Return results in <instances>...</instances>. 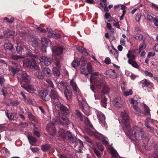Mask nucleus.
<instances>
[{
	"label": "nucleus",
	"mask_w": 158,
	"mask_h": 158,
	"mask_svg": "<svg viewBox=\"0 0 158 158\" xmlns=\"http://www.w3.org/2000/svg\"><path fill=\"white\" fill-rule=\"evenodd\" d=\"M81 73L85 75L86 77L88 74V73L86 71L85 69L83 67L81 69Z\"/></svg>",
	"instance_id": "obj_48"
},
{
	"label": "nucleus",
	"mask_w": 158,
	"mask_h": 158,
	"mask_svg": "<svg viewBox=\"0 0 158 158\" xmlns=\"http://www.w3.org/2000/svg\"><path fill=\"white\" fill-rule=\"evenodd\" d=\"M23 51V49L22 47L20 46H18L17 47L16 51L19 54H21Z\"/></svg>",
	"instance_id": "obj_50"
},
{
	"label": "nucleus",
	"mask_w": 158,
	"mask_h": 158,
	"mask_svg": "<svg viewBox=\"0 0 158 158\" xmlns=\"http://www.w3.org/2000/svg\"><path fill=\"white\" fill-rule=\"evenodd\" d=\"M85 141L88 143L89 146H91L92 145V142L91 140L87 137H85Z\"/></svg>",
	"instance_id": "obj_51"
},
{
	"label": "nucleus",
	"mask_w": 158,
	"mask_h": 158,
	"mask_svg": "<svg viewBox=\"0 0 158 158\" xmlns=\"http://www.w3.org/2000/svg\"><path fill=\"white\" fill-rule=\"evenodd\" d=\"M21 77L22 80L27 83H29L30 82L31 77L28 75L25 71L22 72L21 74Z\"/></svg>",
	"instance_id": "obj_21"
},
{
	"label": "nucleus",
	"mask_w": 158,
	"mask_h": 158,
	"mask_svg": "<svg viewBox=\"0 0 158 158\" xmlns=\"http://www.w3.org/2000/svg\"><path fill=\"white\" fill-rule=\"evenodd\" d=\"M75 94L77 97L79 103L81 105V108L82 111L86 115H89L90 114V111L86 107L87 106L86 102L83 100L81 93L78 91L77 92H75Z\"/></svg>",
	"instance_id": "obj_5"
},
{
	"label": "nucleus",
	"mask_w": 158,
	"mask_h": 158,
	"mask_svg": "<svg viewBox=\"0 0 158 158\" xmlns=\"http://www.w3.org/2000/svg\"><path fill=\"white\" fill-rule=\"evenodd\" d=\"M37 70V71L35 73V76L38 79H43L44 78V76L42 73L39 71V69Z\"/></svg>",
	"instance_id": "obj_32"
},
{
	"label": "nucleus",
	"mask_w": 158,
	"mask_h": 158,
	"mask_svg": "<svg viewBox=\"0 0 158 158\" xmlns=\"http://www.w3.org/2000/svg\"><path fill=\"white\" fill-rule=\"evenodd\" d=\"M86 58L84 57H82L80 59H79V62L80 64L83 67L86 63Z\"/></svg>",
	"instance_id": "obj_37"
},
{
	"label": "nucleus",
	"mask_w": 158,
	"mask_h": 158,
	"mask_svg": "<svg viewBox=\"0 0 158 158\" xmlns=\"http://www.w3.org/2000/svg\"><path fill=\"white\" fill-rule=\"evenodd\" d=\"M112 103L113 105L116 107H122L123 103V99L119 96L115 97L113 100Z\"/></svg>",
	"instance_id": "obj_13"
},
{
	"label": "nucleus",
	"mask_w": 158,
	"mask_h": 158,
	"mask_svg": "<svg viewBox=\"0 0 158 158\" xmlns=\"http://www.w3.org/2000/svg\"><path fill=\"white\" fill-rule=\"evenodd\" d=\"M59 138L60 140H63L66 137L65 131L62 129H60L58 132Z\"/></svg>",
	"instance_id": "obj_24"
},
{
	"label": "nucleus",
	"mask_w": 158,
	"mask_h": 158,
	"mask_svg": "<svg viewBox=\"0 0 158 158\" xmlns=\"http://www.w3.org/2000/svg\"><path fill=\"white\" fill-rule=\"evenodd\" d=\"M127 57L128 58V63L131 64L133 67L139 69L140 68L139 65L135 60L136 56L134 55L132 51H129L127 55Z\"/></svg>",
	"instance_id": "obj_6"
},
{
	"label": "nucleus",
	"mask_w": 158,
	"mask_h": 158,
	"mask_svg": "<svg viewBox=\"0 0 158 158\" xmlns=\"http://www.w3.org/2000/svg\"><path fill=\"white\" fill-rule=\"evenodd\" d=\"M4 19L6 20L7 22L10 23H12L14 21V19L12 18H11L10 19H9L7 17H5Z\"/></svg>",
	"instance_id": "obj_56"
},
{
	"label": "nucleus",
	"mask_w": 158,
	"mask_h": 158,
	"mask_svg": "<svg viewBox=\"0 0 158 158\" xmlns=\"http://www.w3.org/2000/svg\"><path fill=\"white\" fill-rule=\"evenodd\" d=\"M23 64L27 67H29L32 71L39 69V67L36 65V61L34 59H25L23 61Z\"/></svg>",
	"instance_id": "obj_8"
},
{
	"label": "nucleus",
	"mask_w": 158,
	"mask_h": 158,
	"mask_svg": "<svg viewBox=\"0 0 158 158\" xmlns=\"http://www.w3.org/2000/svg\"><path fill=\"white\" fill-rule=\"evenodd\" d=\"M75 113L76 115V117L78 120L79 121H82L83 120V115L80 111L77 110H75Z\"/></svg>",
	"instance_id": "obj_28"
},
{
	"label": "nucleus",
	"mask_w": 158,
	"mask_h": 158,
	"mask_svg": "<svg viewBox=\"0 0 158 158\" xmlns=\"http://www.w3.org/2000/svg\"><path fill=\"white\" fill-rule=\"evenodd\" d=\"M130 102L131 104H133V107L135 110L136 114H139L140 113V111L139 109L138 108V107L136 105H135L137 104V102L135 100H134L133 99H131L130 100Z\"/></svg>",
	"instance_id": "obj_23"
},
{
	"label": "nucleus",
	"mask_w": 158,
	"mask_h": 158,
	"mask_svg": "<svg viewBox=\"0 0 158 158\" xmlns=\"http://www.w3.org/2000/svg\"><path fill=\"white\" fill-rule=\"evenodd\" d=\"M79 59L77 58L74 60L72 62V66L74 68H76L78 66L80 65V62H79Z\"/></svg>",
	"instance_id": "obj_36"
},
{
	"label": "nucleus",
	"mask_w": 158,
	"mask_h": 158,
	"mask_svg": "<svg viewBox=\"0 0 158 158\" xmlns=\"http://www.w3.org/2000/svg\"><path fill=\"white\" fill-rule=\"evenodd\" d=\"M103 77H102V80L104 81V82H103V84L100 83L99 81H98L97 82V83L98 84V85H99L100 86H98L97 85V84H95V82H92V83H94L95 86L93 85H90V88L91 89L95 94L94 96L95 98V100L99 99V98L98 96H97V95L96 94L99 92L97 89H99L102 88L103 91L105 93H107L109 92V89L107 86L105 85L106 82L103 79Z\"/></svg>",
	"instance_id": "obj_3"
},
{
	"label": "nucleus",
	"mask_w": 158,
	"mask_h": 158,
	"mask_svg": "<svg viewBox=\"0 0 158 158\" xmlns=\"http://www.w3.org/2000/svg\"><path fill=\"white\" fill-rule=\"evenodd\" d=\"M50 147V145L49 144H46L42 145L41 147V148L43 151L46 152L49 149Z\"/></svg>",
	"instance_id": "obj_38"
},
{
	"label": "nucleus",
	"mask_w": 158,
	"mask_h": 158,
	"mask_svg": "<svg viewBox=\"0 0 158 158\" xmlns=\"http://www.w3.org/2000/svg\"><path fill=\"white\" fill-rule=\"evenodd\" d=\"M104 17L106 19H110L108 20V22H110V21H112V20L111 19L110 14V13H106L104 15Z\"/></svg>",
	"instance_id": "obj_44"
},
{
	"label": "nucleus",
	"mask_w": 158,
	"mask_h": 158,
	"mask_svg": "<svg viewBox=\"0 0 158 158\" xmlns=\"http://www.w3.org/2000/svg\"><path fill=\"white\" fill-rule=\"evenodd\" d=\"M60 114V113H58L60 116L59 123L64 126L68 125L70 123V122L68 118L64 116H61Z\"/></svg>",
	"instance_id": "obj_18"
},
{
	"label": "nucleus",
	"mask_w": 158,
	"mask_h": 158,
	"mask_svg": "<svg viewBox=\"0 0 158 158\" xmlns=\"http://www.w3.org/2000/svg\"><path fill=\"white\" fill-rule=\"evenodd\" d=\"M56 106L64 115H67L69 113V110L65 106L61 104L60 103H58Z\"/></svg>",
	"instance_id": "obj_15"
},
{
	"label": "nucleus",
	"mask_w": 158,
	"mask_h": 158,
	"mask_svg": "<svg viewBox=\"0 0 158 158\" xmlns=\"http://www.w3.org/2000/svg\"><path fill=\"white\" fill-rule=\"evenodd\" d=\"M38 93L40 98L43 100L48 101L50 99V95L48 94L47 91L41 90Z\"/></svg>",
	"instance_id": "obj_14"
},
{
	"label": "nucleus",
	"mask_w": 158,
	"mask_h": 158,
	"mask_svg": "<svg viewBox=\"0 0 158 158\" xmlns=\"http://www.w3.org/2000/svg\"><path fill=\"white\" fill-rule=\"evenodd\" d=\"M123 129L125 134L132 140H139L143 138L144 131L141 128L134 126L130 128L129 118L127 113L124 111L121 113Z\"/></svg>",
	"instance_id": "obj_1"
},
{
	"label": "nucleus",
	"mask_w": 158,
	"mask_h": 158,
	"mask_svg": "<svg viewBox=\"0 0 158 158\" xmlns=\"http://www.w3.org/2000/svg\"><path fill=\"white\" fill-rule=\"evenodd\" d=\"M5 113L6 116L9 120L15 121L17 119V117L16 116V114L11 113L10 116H9V111L8 110L6 111Z\"/></svg>",
	"instance_id": "obj_25"
},
{
	"label": "nucleus",
	"mask_w": 158,
	"mask_h": 158,
	"mask_svg": "<svg viewBox=\"0 0 158 158\" xmlns=\"http://www.w3.org/2000/svg\"><path fill=\"white\" fill-rule=\"evenodd\" d=\"M107 149L110 151L112 155V158H123L119 156L116 150L110 146H107Z\"/></svg>",
	"instance_id": "obj_19"
},
{
	"label": "nucleus",
	"mask_w": 158,
	"mask_h": 158,
	"mask_svg": "<svg viewBox=\"0 0 158 158\" xmlns=\"http://www.w3.org/2000/svg\"><path fill=\"white\" fill-rule=\"evenodd\" d=\"M51 125L50 124L47 125V129L49 134L52 136H53L55 135L56 130L53 127H50Z\"/></svg>",
	"instance_id": "obj_26"
},
{
	"label": "nucleus",
	"mask_w": 158,
	"mask_h": 158,
	"mask_svg": "<svg viewBox=\"0 0 158 158\" xmlns=\"http://www.w3.org/2000/svg\"><path fill=\"white\" fill-rule=\"evenodd\" d=\"M2 153L4 155H6L9 153V151L6 148H4L1 150Z\"/></svg>",
	"instance_id": "obj_47"
},
{
	"label": "nucleus",
	"mask_w": 158,
	"mask_h": 158,
	"mask_svg": "<svg viewBox=\"0 0 158 158\" xmlns=\"http://www.w3.org/2000/svg\"><path fill=\"white\" fill-rule=\"evenodd\" d=\"M146 48L145 45L144 44H142L141 45L139 48V52H141V51L142 50Z\"/></svg>",
	"instance_id": "obj_64"
},
{
	"label": "nucleus",
	"mask_w": 158,
	"mask_h": 158,
	"mask_svg": "<svg viewBox=\"0 0 158 158\" xmlns=\"http://www.w3.org/2000/svg\"><path fill=\"white\" fill-rule=\"evenodd\" d=\"M132 89H130L129 91H124L123 92V95L125 96H127L130 95H131L132 94Z\"/></svg>",
	"instance_id": "obj_42"
},
{
	"label": "nucleus",
	"mask_w": 158,
	"mask_h": 158,
	"mask_svg": "<svg viewBox=\"0 0 158 158\" xmlns=\"http://www.w3.org/2000/svg\"><path fill=\"white\" fill-rule=\"evenodd\" d=\"M11 71L13 73V75H15L16 74L17 72H19L20 69L19 68H14L12 67H11Z\"/></svg>",
	"instance_id": "obj_49"
},
{
	"label": "nucleus",
	"mask_w": 158,
	"mask_h": 158,
	"mask_svg": "<svg viewBox=\"0 0 158 158\" xmlns=\"http://www.w3.org/2000/svg\"><path fill=\"white\" fill-rule=\"evenodd\" d=\"M84 123L85 124L87 125L91 128L93 127V125L91 124L89 120L86 117H85Z\"/></svg>",
	"instance_id": "obj_39"
},
{
	"label": "nucleus",
	"mask_w": 158,
	"mask_h": 158,
	"mask_svg": "<svg viewBox=\"0 0 158 158\" xmlns=\"http://www.w3.org/2000/svg\"><path fill=\"white\" fill-rule=\"evenodd\" d=\"M57 87L58 89L62 93H63V91H64V90H65V88L64 87H62V86H60L59 85H57Z\"/></svg>",
	"instance_id": "obj_54"
},
{
	"label": "nucleus",
	"mask_w": 158,
	"mask_h": 158,
	"mask_svg": "<svg viewBox=\"0 0 158 158\" xmlns=\"http://www.w3.org/2000/svg\"><path fill=\"white\" fill-rule=\"evenodd\" d=\"M11 58L14 60H17L23 58V57L17 55H13L11 56Z\"/></svg>",
	"instance_id": "obj_46"
},
{
	"label": "nucleus",
	"mask_w": 158,
	"mask_h": 158,
	"mask_svg": "<svg viewBox=\"0 0 158 158\" xmlns=\"http://www.w3.org/2000/svg\"><path fill=\"white\" fill-rule=\"evenodd\" d=\"M58 84L60 86H62V87H64L65 88V89L67 88L68 86V85L67 83L64 81H62L60 82H59Z\"/></svg>",
	"instance_id": "obj_45"
},
{
	"label": "nucleus",
	"mask_w": 158,
	"mask_h": 158,
	"mask_svg": "<svg viewBox=\"0 0 158 158\" xmlns=\"http://www.w3.org/2000/svg\"><path fill=\"white\" fill-rule=\"evenodd\" d=\"M126 84L124 82L121 85V88L123 91V92L125 90V87Z\"/></svg>",
	"instance_id": "obj_62"
},
{
	"label": "nucleus",
	"mask_w": 158,
	"mask_h": 158,
	"mask_svg": "<svg viewBox=\"0 0 158 158\" xmlns=\"http://www.w3.org/2000/svg\"><path fill=\"white\" fill-rule=\"evenodd\" d=\"M144 108L145 114L146 115H149L150 114V110L148 107L144 105Z\"/></svg>",
	"instance_id": "obj_43"
},
{
	"label": "nucleus",
	"mask_w": 158,
	"mask_h": 158,
	"mask_svg": "<svg viewBox=\"0 0 158 158\" xmlns=\"http://www.w3.org/2000/svg\"><path fill=\"white\" fill-rule=\"evenodd\" d=\"M92 135L99 139H102L104 144L106 145L108 143V139L107 138L105 137L102 135L97 131H93Z\"/></svg>",
	"instance_id": "obj_16"
},
{
	"label": "nucleus",
	"mask_w": 158,
	"mask_h": 158,
	"mask_svg": "<svg viewBox=\"0 0 158 158\" xmlns=\"http://www.w3.org/2000/svg\"><path fill=\"white\" fill-rule=\"evenodd\" d=\"M28 55L32 58H39L40 61L43 62L46 66L49 65L52 62V60L51 58L43 56H40L39 52H37L35 55L31 53H28Z\"/></svg>",
	"instance_id": "obj_4"
},
{
	"label": "nucleus",
	"mask_w": 158,
	"mask_h": 158,
	"mask_svg": "<svg viewBox=\"0 0 158 158\" xmlns=\"http://www.w3.org/2000/svg\"><path fill=\"white\" fill-rule=\"evenodd\" d=\"M140 83L142 87H145V89L148 92H151L152 91V83L147 80H143Z\"/></svg>",
	"instance_id": "obj_12"
},
{
	"label": "nucleus",
	"mask_w": 158,
	"mask_h": 158,
	"mask_svg": "<svg viewBox=\"0 0 158 158\" xmlns=\"http://www.w3.org/2000/svg\"><path fill=\"white\" fill-rule=\"evenodd\" d=\"M134 37L136 40H143L144 42V40H143V36L142 35L140 34L139 36H134Z\"/></svg>",
	"instance_id": "obj_53"
},
{
	"label": "nucleus",
	"mask_w": 158,
	"mask_h": 158,
	"mask_svg": "<svg viewBox=\"0 0 158 158\" xmlns=\"http://www.w3.org/2000/svg\"><path fill=\"white\" fill-rule=\"evenodd\" d=\"M94 148V153L98 158L101 157V156L99 151L95 148Z\"/></svg>",
	"instance_id": "obj_60"
},
{
	"label": "nucleus",
	"mask_w": 158,
	"mask_h": 158,
	"mask_svg": "<svg viewBox=\"0 0 158 158\" xmlns=\"http://www.w3.org/2000/svg\"><path fill=\"white\" fill-rule=\"evenodd\" d=\"M96 114L99 122L102 126H104L105 124V116L101 112L97 110Z\"/></svg>",
	"instance_id": "obj_17"
},
{
	"label": "nucleus",
	"mask_w": 158,
	"mask_h": 158,
	"mask_svg": "<svg viewBox=\"0 0 158 158\" xmlns=\"http://www.w3.org/2000/svg\"><path fill=\"white\" fill-rule=\"evenodd\" d=\"M28 138L31 144L32 145H35L37 141L36 139L31 135L28 136Z\"/></svg>",
	"instance_id": "obj_29"
},
{
	"label": "nucleus",
	"mask_w": 158,
	"mask_h": 158,
	"mask_svg": "<svg viewBox=\"0 0 158 158\" xmlns=\"http://www.w3.org/2000/svg\"><path fill=\"white\" fill-rule=\"evenodd\" d=\"M46 81L47 82L48 84L50 87L52 89H53L54 88L55 86L53 84L52 82L50 79L48 78L47 79Z\"/></svg>",
	"instance_id": "obj_40"
},
{
	"label": "nucleus",
	"mask_w": 158,
	"mask_h": 158,
	"mask_svg": "<svg viewBox=\"0 0 158 158\" xmlns=\"http://www.w3.org/2000/svg\"><path fill=\"white\" fill-rule=\"evenodd\" d=\"M70 84L75 92H77L79 90V89L75 82L73 81V80H71Z\"/></svg>",
	"instance_id": "obj_34"
},
{
	"label": "nucleus",
	"mask_w": 158,
	"mask_h": 158,
	"mask_svg": "<svg viewBox=\"0 0 158 158\" xmlns=\"http://www.w3.org/2000/svg\"><path fill=\"white\" fill-rule=\"evenodd\" d=\"M153 22L157 28H158V19L157 17H155L153 19Z\"/></svg>",
	"instance_id": "obj_58"
},
{
	"label": "nucleus",
	"mask_w": 158,
	"mask_h": 158,
	"mask_svg": "<svg viewBox=\"0 0 158 158\" xmlns=\"http://www.w3.org/2000/svg\"><path fill=\"white\" fill-rule=\"evenodd\" d=\"M41 41L43 45H48V44H51L52 42L49 40L45 37L41 38Z\"/></svg>",
	"instance_id": "obj_33"
},
{
	"label": "nucleus",
	"mask_w": 158,
	"mask_h": 158,
	"mask_svg": "<svg viewBox=\"0 0 158 158\" xmlns=\"http://www.w3.org/2000/svg\"><path fill=\"white\" fill-rule=\"evenodd\" d=\"M64 93L67 99H69L71 98L72 95V92L70 90H69L67 88L64 90Z\"/></svg>",
	"instance_id": "obj_27"
},
{
	"label": "nucleus",
	"mask_w": 158,
	"mask_h": 158,
	"mask_svg": "<svg viewBox=\"0 0 158 158\" xmlns=\"http://www.w3.org/2000/svg\"><path fill=\"white\" fill-rule=\"evenodd\" d=\"M87 69L88 72L91 74V77L90 78V82L91 83L92 82H95L98 86V81H99L100 83L103 84L104 82V81L102 80L103 75L99 74L98 72H93L92 69V66L90 63H88L87 64Z\"/></svg>",
	"instance_id": "obj_2"
},
{
	"label": "nucleus",
	"mask_w": 158,
	"mask_h": 158,
	"mask_svg": "<svg viewBox=\"0 0 158 158\" xmlns=\"http://www.w3.org/2000/svg\"><path fill=\"white\" fill-rule=\"evenodd\" d=\"M4 48L6 50L10 51L13 52V51L14 50L13 46L10 43H6L4 44Z\"/></svg>",
	"instance_id": "obj_31"
},
{
	"label": "nucleus",
	"mask_w": 158,
	"mask_h": 158,
	"mask_svg": "<svg viewBox=\"0 0 158 158\" xmlns=\"http://www.w3.org/2000/svg\"><path fill=\"white\" fill-rule=\"evenodd\" d=\"M67 134L68 139L70 142L72 143L77 142V144L79 145L80 147V149H78V151L79 152H82L81 149L83 147V144L82 141L79 139H77L76 137L74 136L70 132L67 131Z\"/></svg>",
	"instance_id": "obj_7"
},
{
	"label": "nucleus",
	"mask_w": 158,
	"mask_h": 158,
	"mask_svg": "<svg viewBox=\"0 0 158 158\" xmlns=\"http://www.w3.org/2000/svg\"><path fill=\"white\" fill-rule=\"evenodd\" d=\"M49 95H50V98H51L52 103L56 105L60 103V98L56 91H53L52 89H51Z\"/></svg>",
	"instance_id": "obj_9"
},
{
	"label": "nucleus",
	"mask_w": 158,
	"mask_h": 158,
	"mask_svg": "<svg viewBox=\"0 0 158 158\" xmlns=\"http://www.w3.org/2000/svg\"><path fill=\"white\" fill-rule=\"evenodd\" d=\"M97 145L98 147L101 151H102L104 150L103 146L101 143H97Z\"/></svg>",
	"instance_id": "obj_61"
},
{
	"label": "nucleus",
	"mask_w": 158,
	"mask_h": 158,
	"mask_svg": "<svg viewBox=\"0 0 158 158\" xmlns=\"http://www.w3.org/2000/svg\"><path fill=\"white\" fill-rule=\"evenodd\" d=\"M101 106L104 108H106L107 106V98H104L102 99Z\"/></svg>",
	"instance_id": "obj_41"
},
{
	"label": "nucleus",
	"mask_w": 158,
	"mask_h": 158,
	"mask_svg": "<svg viewBox=\"0 0 158 158\" xmlns=\"http://www.w3.org/2000/svg\"><path fill=\"white\" fill-rule=\"evenodd\" d=\"M60 60L59 59L57 58H55L54 63L56 66V67L54 68L52 71L53 74L55 76H59L60 75V72L59 68L60 67Z\"/></svg>",
	"instance_id": "obj_10"
},
{
	"label": "nucleus",
	"mask_w": 158,
	"mask_h": 158,
	"mask_svg": "<svg viewBox=\"0 0 158 158\" xmlns=\"http://www.w3.org/2000/svg\"><path fill=\"white\" fill-rule=\"evenodd\" d=\"M11 103L14 106H16L19 104V102L18 101H11Z\"/></svg>",
	"instance_id": "obj_55"
},
{
	"label": "nucleus",
	"mask_w": 158,
	"mask_h": 158,
	"mask_svg": "<svg viewBox=\"0 0 158 158\" xmlns=\"http://www.w3.org/2000/svg\"><path fill=\"white\" fill-rule=\"evenodd\" d=\"M144 74L146 76H148L150 77H153L152 74L151 72H149L148 71H145L144 72Z\"/></svg>",
	"instance_id": "obj_63"
},
{
	"label": "nucleus",
	"mask_w": 158,
	"mask_h": 158,
	"mask_svg": "<svg viewBox=\"0 0 158 158\" xmlns=\"http://www.w3.org/2000/svg\"><path fill=\"white\" fill-rule=\"evenodd\" d=\"M146 17L147 19L149 21H151L153 19V18L152 16L149 13L147 14Z\"/></svg>",
	"instance_id": "obj_57"
},
{
	"label": "nucleus",
	"mask_w": 158,
	"mask_h": 158,
	"mask_svg": "<svg viewBox=\"0 0 158 158\" xmlns=\"http://www.w3.org/2000/svg\"><path fill=\"white\" fill-rule=\"evenodd\" d=\"M21 85L23 88L30 93H32L36 91V89L33 86L31 85H27L22 83L21 84Z\"/></svg>",
	"instance_id": "obj_20"
},
{
	"label": "nucleus",
	"mask_w": 158,
	"mask_h": 158,
	"mask_svg": "<svg viewBox=\"0 0 158 158\" xmlns=\"http://www.w3.org/2000/svg\"><path fill=\"white\" fill-rule=\"evenodd\" d=\"M80 52L85 55H88V53L87 52L86 49L82 47V48L81 49V50Z\"/></svg>",
	"instance_id": "obj_52"
},
{
	"label": "nucleus",
	"mask_w": 158,
	"mask_h": 158,
	"mask_svg": "<svg viewBox=\"0 0 158 158\" xmlns=\"http://www.w3.org/2000/svg\"><path fill=\"white\" fill-rule=\"evenodd\" d=\"M29 44L34 47H36L38 45V41L34 38L30 39Z\"/></svg>",
	"instance_id": "obj_35"
},
{
	"label": "nucleus",
	"mask_w": 158,
	"mask_h": 158,
	"mask_svg": "<svg viewBox=\"0 0 158 158\" xmlns=\"http://www.w3.org/2000/svg\"><path fill=\"white\" fill-rule=\"evenodd\" d=\"M44 73L47 76H51L52 73L50 69L48 67H45L43 69Z\"/></svg>",
	"instance_id": "obj_30"
},
{
	"label": "nucleus",
	"mask_w": 158,
	"mask_h": 158,
	"mask_svg": "<svg viewBox=\"0 0 158 158\" xmlns=\"http://www.w3.org/2000/svg\"><path fill=\"white\" fill-rule=\"evenodd\" d=\"M52 36L56 39H60L61 37V36L60 34L57 33L53 34Z\"/></svg>",
	"instance_id": "obj_59"
},
{
	"label": "nucleus",
	"mask_w": 158,
	"mask_h": 158,
	"mask_svg": "<svg viewBox=\"0 0 158 158\" xmlns=\"http://www.w3.org/2000/svg\"><path fill=\"white\" fill-rule=\"evenodd\" d=\"M106 75L108 77L114 79L117 77L115 70L110 69L106 72Z\"/></svg>",
	"instance_id": "obj_22"
},
{
	"label": "nucleus",
	"mask_w": 158,
	"mask_h": 158,
	"mask_svg": "<svg viewBox=\"0 0 158 158\" xmlns=\"http://www.w3.org/2000/svg\"><path fill=\"white\" fill-rule=\"evenodd\" d=\"M51 47L53 55L56 56L55 59L56 58H57L56 56L59 57L60 55L62 53L63 51L62 48L59 46H52V47Z\"/></svg>",
	"instance_id": "obj_11"
}]
</instances>
